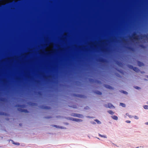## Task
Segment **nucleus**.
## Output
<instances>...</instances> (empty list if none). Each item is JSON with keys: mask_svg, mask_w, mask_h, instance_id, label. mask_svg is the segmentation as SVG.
<instances>
[{"mask_svg": "<svg viewBox=\"0 0 148 148\" xmlns=\"http://www.w3.org/2000/svg\"><path fill=\"white\" fill-rule=\"evenodd\" d=\"M74 108H76V107H74Z\"/></svg>", "mask_w": 148, "mask_h": 148, "instance_id": "31", "label": "nucleus"}, {"mask_svg": "<svg viewBox=\"0 0 148 148\" xmlns=\"http://www.w3.org/2000/svg\"><path fill=\"white\" fill-rule=\"evenodd\" d=\"M99 136L101 137H103V138H107V137L106 136L102 135L100 134H99Z\"/></svg>", "mask_w": 148, "mask_h": 148, "instance_id": "12", "label": "nucleus"}, {"mask_svg": "<svg viewBox=\"0 0 148 148\" xmlns=\"http://www.w3.org/2000/svg\"><path fill=\"white\" fill-rule=\"evenodd\" d=\"M45 52H46L47 54H49L51 53V51H45Z\"/></svg>", "mask_w": 148, "mask_h": 148, "instance_id": "15", "label": "nucleus"}, {"mask_svg": "<svg viewBox=\"0 0 148 148\" xmlns=\"http://www.w3.org/2000/svg\"><path fill=\"white\" fill-rule=\"evenodd\" d=\"M123 93H127V92H126L123 91Z\"/></svg>", "mask_w": 148, "mask_h": 148, "instance_id": "25", "label": "nucleus"}, {"mask_svg": "<svg viewBox=\"0 0 148 148\" xmlns=\"http://www.w3.org/2000/svg\"><path fill=\"white\" fill-rule=\"evenodd\" d=\"M128 116L130 118H132L133 117V116L131 115H128Z\"/></svg>", "mask_w": 148, "mask_h": 148, "instance_id": "21", "label": "nucleus"}, {"mask_svg": "<svg viewBox=\"0 0 148 148\" xmlns=\"http://www.w3.org/2000/svg\"><path fill=\"white\" fill-rule=\"evenodd\" d=\"M112 118L114 119L115 120H117L118 119V117L115 115L113 116H112Z\"/></svg>", "mask_w": 148, "mask_h": 148, "instance_id": "8", "label": "nucleus"}, {"mask_svg": "<svg viewBox=\"0 0 148 148\" xmlns=\"http://www.w3.org/2000/svg\"><path fill=\"white\" fill-rule=\"evenodd\" d=\"M134 88L136 89H140V88L138 87V86H136L134 87Z\"/></svg>", "mask_w": 148, "mask_h": 148, "instance_id": "17", "label": "nucleus"}, {"mask_svg": "<svg viewBox=\"0 0 148 148\" xmlns=\"http://www.w3.org/2000/svg\"><path fill=\"white\" fill-rule=\"evenodd\" d=\"M110 106H109V107H108L109 108H111L112 107H114V106L112 104H110Z\"/></svg>", "mask_w": 148, "mask_h": 148, "instance_id": "20", "label": "nucleus"}, {"mask_svg": "<svg viewBox=\"0 0 148 148\" xmlns=\"http://www.w3.org/2000/svg\"><path fill=\"white\" fill-rule=\"evenodd\" d=\"M120 105L123 107H125V105L123 103H120Z\"/></svg>", "mask_w": 148, "mask_h": 148, "instance_id": "13", "label": "nucleus"}, {"mask_svg": "<svg viewBox=\"0 0 148 148\" xmlns=\"http://www.w3.org/2000/svg\"><path fill=\"white\" fill-rule=\"evenodd\" d=\"M14 144H16V145H20L19 143H13Z\"/></svg>", "mask_w": 148, "mask_h": 148, "instance_id": "22", "label": "nucleus"}, {"mask_svg": "<svg viewBox=\"0 0 148 148\" xmlns=\"http://www.w3.org/2000/svg\"><path fill=\"white\" fill-rule=\"evenodd\" d=\"M95 121L97 122V123L98 124L101 123V122L99 120H96Z\"/></svg>", "mask_w": 148, "mask_h": 148, "instance_id": "16", "label": "nucleus"}, {"mask_svg": "<svg viewBox=\"0 0 148 148\" xmlns=\"http://www.w3.org/2000/svg\"><path fill=\"white\" fill-rule=\"evenodd\" d=\"M24 106V105H20L19 104H16L15 106L16 107L19 108H18V110L21 112H24L25 113H27L28 112V111L26 109H23L21 108H23Z\"/></svg>", "mask_w": 148, "mask_h": 148, "instance_id": "1", "label": "nucleus"}, {"mask_svg": "<svg viewBox=\"0 0 148 148\" xmlns=\"http://www.w3.org/2000/svg\"><path fill=\"white\" fill-rule=\"evenodd\" d=\"M141 47H144V46H143V45H142L141 46Z\"/></svg>", "mask_w": 148, "mask_h": 148, "instance_id": "30", "label": "nucleus"}, {"mask_svg": "<svg viewBox=\"0 0 148 148\" xmlns=\"http://www.w3.org/2000/svg\"><path fill=\"white\" fill-rule=\"evenodd\" d=\"M44 108L45 109H47L48 108L47 107H45Z\"/></svg>", "mask_w": 148, "mask_h": 148, "instance_id": "26", "label": "nucleus"}, {"mask_svg": "<svg viewBox=\"0 0 148 148\" xmlns=\"http://www.w3.org/2000/svg\"><path fill=\"white\" fill-rule=\"evenodd\" d=\"M73 120L74 121H76L77 122H82V119L75 118L73 119Z\"/></svg>", "mask_w": 148, "mask_h": 148, "instance_id": "5", "label": "nucleus"}, {"mask_svg": "<svg viewBox=\"0 0 148 148\" xmlns=\"http://www.w3.org/2000/svg\"><path fill=\"white\" fill-rule=\"evenodd\" d=\"M138 36L136 35V34L135 33H134L133 35L132 38L133 39L136 40L138 39Z\"/></svg>", "mask_w": 148, "mask_h": 148, "instance_id": "3", "label": "nucleus"}, {"mask_svg": "<svg viewBox=\"0 0 148 148\" xmlns=\"http://www.w3.org/2000/svg\"><path fill=\"white\" fill-rule=\"evenodd\" d=\"M129 67L130 68L133 69V70L134 71H135L137 72H139L140 71L139 69L137 67H134L133 66L131 65H129Z\"/></svg>", "mask_w": 148, "mask_h": 148, "instance_id": "2", "label": "nucleus"}, {"mask_svg": "<svg viewBox=\"0 0 148 148\" xmlns=\"http://www.w3.org/2000/svg\"><path fill=\"white\" fill-rule=\"evenodd\" d=\"M128 49H130V50H132V47H128Z\"/></svg>", "mask_w": 148, "mask_h": 148, "instance_id": "23", "label": "nucleus"}, {"mask_svg": "<svg viewBox=\"0 0 148 148\" xmlns=\"http://www.w3.org/2000/svg\"><path fill=\"white\" fill-rule=\"evenodd\" d=\"M145 124L147 125H148V122L146 123Z\"/></svg>", "mask_w": 148, "mask_h": 148, "instance_id": "28", "label": "nucleus"}, {"mask_svg": "<svg viewBox=\"0 0 148 148\" xmlns=\"http://www.w3.org/2000/svg\"><path fill=\"white\" fill-rule=\"evenodd\" d=\"M126 122L128 123H130L131 121H130L127 120L126 121Z\"/></svg>", "mask_w": 148, "mask_h": 148, "instance_id": "19", "label": "nucleus"}, {"mask_svg": "<svg viewBox=\"0 0 148 148\" xmlns=\"http://www.w3.org/2000/svg\"><path fill=\"white\" fill-rule=\"evenodd\" d=\"M95 92L98 95H101L102 94V93L98 91H96Z\"/></svg>", "mask_w": 148, "mask_h": 148, "instance_id": "11", "label": "nucleus"}, {"mask_svg": "<svg viewBox=\"0 0 148 148\" xmlns=\"http://www.w3.org/2000/svg\"><path fill=\"white\" fill-rule=\"evenodd\" d=\"M99 61L101 62H104L105 61V60L103 58H100L99 59Z\"/></svg>", "mask_w": 148, "mask_h": 148, "instance_id": "7", "label": "nucleus"}, {"mask_svg": "<svg viewBox=\"0 0 148 148\" xmlns=\"http://www.w3.org/2000/svg\"><path fill=\"white\" fill-rule=\"evenodd\" d=\"M134 117V119H138V117L137 116H135Z\"/></svg>", "mask_w": 148, "mask_h": 148, "instance_id": "18", "label": "nucleus"}, {"mask_svg": "<svg viewBox=\"0 0 148 148\" xmlns=\"http://www.w3.org/2000/svg\"><path fill=\"white\" fill-rule=\"evenodd\" d=\"M138 65L140 66H141L144 65L143 63L140 61H138Z\"/></svg>", "mask_w": 148, "mask_h": 148, "instance_id": "6", "label": "nucleus"}, {"mask_svg": "<svg viewBox=\"0 0 148 148\" xmlns=\"http://www.w3.org/2000/svg\"><path fill=\"white\" fill-rule=\"evenodd\" d=\"M138 147H136V148H138Z\"/></svg>", "mask_w": 148, "mask_h": 148, "instance_id": "32", "label": "nucleus"}, {"mask_svg": "<svg viewBox=\"0 0 148 148\" xmlns=\"http://www.w3.org/2000/svg\"><path fill=\"white\" fill-rule=\"evenodd\" d=\"M146 36V38H147V36Z\"/></svg>", "mask_w": 148, "mask_h": 148, "instance_id": "29", "label": "nucleus"}, {"mask_svg": "<svg viewBox=\"0 0 148 148\" xmlns=\"http://www.w3.org/2000/svg\"><path fill=\"white\" fill-rule=\"evenodd\" d=\"M74 116L79 118H82L83 116L82 115L77 114H74Z\"/></svg>", "mask_w": 148, "mask_h": 148, "instance_id": "4", "label": "nucleus"}, {"mask_svg": "<svg viewBox=\"0 0 148 148\" xmlns=\"http://www.w3.org/2000/svg\"><path fill=\"white\" fill-rule=\"evenodd\" d=\"M106 88H108L109 89H113L112 88L111 86H110L109 85H106Z\"/></svg>", "mask_w": 148, "mask_h": 148, "instance_id": "10", "label": "nucleus"}, {"mask_svg": "<svg viewBox=\"0 0 148 148\" xmlns=\"http://www.w3.org/2000/svg\"><path fill=\"white\" fill-rule=\"evenodd\" d=\"M126 115L127 116H128V115H129V114H128V113H126Z\"/></svg>", "mask_w": 148, "mask_h": 148, "instance_id": "24", "label": "nucleus"}, {"mask_svg": "<svg viewBox=\"0 0 148 148\" xmlns=\"http://www.w3.org/2000/svg\"><path fill=\"white\" fill-rule=\"evenodd\" d=\"M143 108L145 109H148V106L145 105L144 106Z\"/></svg>", "mask_w": 148, "mask_h": 148, "instance_id": "14", "label": "nucleus"}, {"mask_svg": "<svg viewBox=\"0 0 148 148\" xmlns=\"http://www.w3.org/2000/svg\"><path fill=\"white\" fill-rule=\"evenodd\" d=\"M51 117H47V119H49V118H51Z\"/></svg>", "mask_w": 148, "mask_h": 148, "instance_id": "27", "label": "nucleus"}, {"mask_svg": "<svg viewBox=\"0 0 148 148\" xmlns=\"http://www.w3.org/2000/svg\"><path fill=\"white\" fill-rule=\"evenodd\" d=\"M108 112L110 114L113 115L114 114V112L112 110H110L108 111Z\"/></svg>", "mask_w": 148, "mask_h": 148, "instance_id": "9", "label": "nucleus"}]
</instances>
